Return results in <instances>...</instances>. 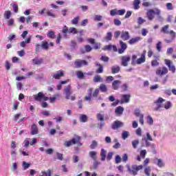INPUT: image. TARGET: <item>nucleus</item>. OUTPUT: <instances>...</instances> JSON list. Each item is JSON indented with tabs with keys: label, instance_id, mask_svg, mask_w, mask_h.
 <instances>
[{
	"label": "nucleus",
	"instance_id": "f257e3e1",
	"mask_svg": "<svg viewBox=\"0 0 176 176\" xmlns=\"http://www.w3.org/2000/svg\"><path fill=\"white\" fill-rule=\"evenodd\" d=\"M76 144L78 146H82V144L80 142V136H76V138H72L71 140L66 141L64 143L65 146L69 148L72 145Z\"/></svg>",
	"mask_w": 176,
	"mask_h": 176
},
{
	"label": "nucleus",
	"instance_id": "f03ea898",
	"mask_svg": "<svg viewBox=\"0 0 176 176\" xmlns=\"http://www.w3.org/2000/svg\"><path fill=\"white\" fill-rule=\"evenodd\" d=\"M126 168L129 174H132L133 175H137V174H138V171L144 168V166L133 164L131 166H130L127 165Z\"/></svg>",
	"mask_w": 176,
	"mask_h": 176
},
{
	"label": "nucleus",
	"instance_id": "7ed1b4c3",
	"mask_svg": "<svg viewBox=\"0 0 176 176\" xmlns=\"http://www.w3.org/2000/svg\"><path fill=\"white\" fill-rule=\"evenodd\" d=\"M164 101H166V100L163 99V98H159L157 100L154 101L153 104L154 111H157L160 108H163V102H164Z\"/></svg>",
	"mask_w": 176,
	"mask_h": 176
},
{
	"label": "nucleus",
	"instance_id": "20e7f679",
	"mask_svg": "<svg viewBox=\"0 0 176 176\" xmlns=\"http://www.w3.org/2000/svg\"><path fill=\"white\" fill-rule=\"evenodd\" d=\"M155 74L157 76H164L168 74V69L166 66L160 67L156 69Z\"/></svg>",
	"mask_w": 176,
	"mask_h": 176
},
{
	"label": "nucleus",
	"instance_id": "39448f33",
	"mask_svg": "<svg viewBox=\"0 0 176 176\" xmlns=\"http://www.w3.org/2000/svg\"><path fill=\"white\" fill-rule=\"evenodd\" d=\"M165 65L168 67V71H170L172 74H175V65L173 63L170 59H165L164 60Z\"/></svg>",
	"mask_w": 176,
	"mask_h": 176
},
{
	"label": "nucleus",
	"instance_id": "423d86ee",
	"mask_svg": "<svg viewBox=\"0 0 176 176\" xmlns=\"http://www.w3.org/2000/svg\"><path fill=\"white\" fill-rule=\"evenodd\" d=\"M146 15L149 21H153V19H155V16H156V8L155 10L148 9Z\"/></svg>",
	"mask_w": 176,
	"mask_h": 176
},
{
	"label": "nucleus",
	"instance_id": "0eeeda50",
	"mask_svg": "<svg viewBox=\"0 0 176 176\" xmlns=\"http://www.w3.org/2000/svg\"><path fill=\"white\" fill-rule=\"evenodd\" d=\"M34 100L36 101H47L49 100V97L45 96L43 92H39L37 95L34 96Z\"/></svg>",
	"mask_w": 176,
	"mask_h": 176
},
{
	"label": "nucleus",
	"instance_id": "6e6552de",
	"mask_svg": "<svg viewBox=\"0 0 176 176\" xmlns=\"http://www.w3.org/2000/svg\"><path fill=\"white\" fill-rule=\"evenodd\" d=\"M87 61L85 60L76 59L74 61V67L75 68H81L82 65H87Z\"/></svg>",
	"mask_w": 176,
	"mask_h": 176
},
{
	"label": "nucleus",
	"instance_id": "1a4fd4ad",
	"mask_svg": "<svg viewBox=\"0 0 176 176\" xmlns=\"http://www.w3.org/2000/svg\"><path fill=\"white\" fill-rule=\"evenodd\" d=\"M131 60V57H130V56H123L121 57V65L123 67H127Z\"/></svg>",
	"mask_w": 176,
	"mask_h": 176
},
{
	"label": "nucleus",
	"instance_id": "9d476101",
	"mask_svg": "<svg viewBox=\"0 0 176 176\" xmlns=\"http://www.w3.org/2000/svg\"><path fill=\"white\" fill-rule=\"evenodd\" d=\"M124 126V124L119 120L114 121L113 124L111 125L112 130H118V129H120Z\"/></svg>",
	"mask_w": 176,
	"mask_h": 176
},
{
	"label": "nucleus",
	"instance_id": "9b49d317",
	"mask_svg": "<svg viewBox=\"0 0 176 176\" xmlns=\"http://www.w3.org/2000/svg\"><path fill=\"white\" fill-rule=\"evenodd\" d=\"M134 115L136 116L137 118H140L139 122L142 126H144V114H141L140 109L135 110Z\"/></svg>",
	"mask_w": 176,
	"mask_h": 176
},
{
	"label": "nucleus",
	"instance_id": "f8f14e48",
	"mask_svg": "<svg viewBox=\"0 0 176 176\" xmlns=\"http://www.w3.org/2000/svg\"><path fill=\"white\" fill-rule=\"evenodd\" d=\"M120 49H118V53L119 54H123L126 49H127V44L122 41H120Z\"/></svg>",
	"mask_w": 176,
	"mask_h": 176
},
{
	"label": "nucleus",
	"instance_id": "ddd939ff",
	"mask_svg": "<svg viewBox=\"0 0 176 176\" xmlns=\"http://www.w3.org/2000/svg\"><path fill=\"white\" fill-rule=\"evenodd\" d=\"M146 54V50H144L143 52L141 54V57L138 58L136 60V63L140 65L145 63L146 61V58L145 56Z\"/></svg>",
	"mask_w": 176,
	"mask_h": 176
},
{
	"label": "nucleus",
	"instance_id": "4468645a",
	"mask_svg": "<svg viewBox=\"0 0 176 176\" xmlns=\"http://www.w3.org/2000/svg\"><path fill=\"white\" fill-rule=\"evenodd\" d=\"M154 57V60H151V67H159L160 63H159V61H160V58L159 57V56H153Z\"/></svg>",
	"mask_w": 176,
	"mask_h": 176
},
{
	"label": "nucleus",
	"instance_id": "2eb2a0df",
	"mask_svg": "<svg viewBox=\"0 0 176 176\" xmlns=\"http://www.w3.org/2000/svg\"><path fill=\"white\" fill-rule=\"evenodd\" d=\"M130 97H131V96H130V94L122 95L121 100H120L121 104H127V102H129Z\"/></svg>",
	"mask_w": 176,
	"mask_h": 176
},
{
	"label": "nucleus",
	"instance_id": "dca6fc26",
	"mask_svg": "<svg viewBox=\"0 0 176 176\" xmlns=\"http://www.w3.org/2000/svg\"><path fill=\"white\" fill-rule=\"evenodd\" d=\"M64 76V72L62 70H58L57 72L53 74L52 77L54 79H56L57 80H60L61 78Z\"/></svg>",
	"mask_w": 176,
	"mask_h": 176
},
{
	"label": "nucleus",
	"instance_id": "f3484780",
	"mask_svg": "<svg viewBox=\"0 0 176 176\" xmlns=\"http://www.w3.org/2000/svg\"><path fill=\"white\" fill-rule=\"evenodd\" d=\"M71 94H72V92L69 90V89H67L65 90V98L66 100H71L72 101H75L76 98L75 96H71Z\"/></svg>",
	"mask_w": 176,
	"mask_h": 176
},
{
	"label": "nucleus",
	"instance_id": "a211bd4d",
	"mask_svg": "<svg viewBox=\"0 0 176 176\" xmlns=\"http://www.w3.org/2000/svg\"><path fill=\"white\" fill-rule=\"evenodd\" d=\"M120 38L122 41H129L130 39V33L129 32L122 31Z\"/></svg>",
	"mask_w": 176,
	"mask_h": 176
},
{
	"label": "nucleus",
	"instance_id": "6ab92c4d",
	"mask_svg": "<svg viewBox=\"0 0 176 176\" xmlns=\"http://www.w3.org/2000/svg\"><path fill=\"white\" fill-rule=\"evenodd\" d=\"M39 130L38 129V126H36V124H32L30 134L31 135H35L38 134Z\"/></svg>",
	"mask_w": 176,
	"mask_h": 176
},
{
	"label": "nucleus",
	"instance_id": "aec40b11",
	"mask_svg": "<svg viewBox=\"0 0 176 176\" xmlns=\"http://www.w3.org/2000/svg\"><path fill=\"white\" fill-rule=\"evenodd\" d=\"M146 156V150H142L140 153V155L137 156L136 160L138 162H141V159H144Z\"/></svg>",
	"mask_w": 176,
	"mask_h": 176
},
{
	"label": "nucleus",
	"instance_id": "412c9836",
	"mask_svg": "<svg viewBox=\"0 0 176 176\" xmlns=\"http://www.w3.org/2000/svg\"><path fill=\"white\" fill-rule=\"evenodd\" d=\"M96 67H98V68L96 70V74H102V72H104V67L102 66V65L96 63Z\"/></svg>",
	"mask_w": 176,
	"mask_h": 176
},
{
	"label": "nucleus",
	"instance_id": "4be33fe9",
	"mask_svg": "<svg viewBox=\"0 0 176 176\" xmlns=\"http://www.w3.org/2000/svg\"><path fill=\"white\" fill-rule=\"evenodd\" d=\"M141 39V37L138 36L135 38H132L129 41V45H134L137 43L138 42H140V40Z\"/></svg>",
	"mask_w": 176,
	"mask_h": 176
},
{
	"label": "nucleus",
	"instance_id": "5701e85b",
	"mask_svg": "<svg viewBox=\"0 0 176 176\" xmlns=\"http://www.w3.org/2000/svg\"><path fill=\"white\" fill-rule=\"evenodd\" d=\"M32 63L34 65H41V64L43 63V58L39 59L37 57H36L32 60Z\"/></svg>",
	"mask_w": 176,
	"mask_h": 176
},
{
	"label": "nucleus",
	"instance_id": "b1692460",
	"mask_svg": "<svg viewBox=\"0 0 176 176\" xmlns=\"http://www.w3.org/2000/svg\"><path fill=\"white\" fill-rule=\"evenodd\" d=\"M100 156H101V161L105 162V159H107V151L104 148H102L100 151Z\"/></svg>",
	"mask_w": 176,
	"mask_h": 176
},
{
	"label": "nucleus",
	"instance_id": "393cba45",
	"mask_svg": "<svg viewBox=\"0 0 176 176\" xmlns=\"http://www.w3.org/2000/svg\"><path fill=\"white\" fill-rule=\"evenodd\" d=\"M156 16L158 21H163V16H162V11L160 9L156 8Z\"/></svg>",
	"mask_w": 176,
	"mask_h": 176
},
{
	"label": "nucleus",
	"instance_id": "a878e982",
	"mask_svg": "<svg viewBox=\"0 0 176 176\" xmlns=\"http://www.w3.org/2000/svg\"><path fill=\"white\" fill-rule=\"evenodd\" d=\"M120 85H122V81L116 80L112 83V87L113 89H119V86H120Z\"/></svg>",
	"mask_w": 176,
	"mask_h": 176
},
{
	"label": "nucleus",
	"instance_id": "bb28decb",
	"mask_svg": "<svg viewBox=\"0 0 176 176\" xmlns=\"http://www.w3.org/2000/svg\"><path fill=\"white\" fill-rule=\"evenodd\" d=\"M123 111H124V109L120 106L118 107L116 109L115 113L116 115H123Z\"/></svg>",
	"mask_w": 176,
	"mask_h": 176
},
{
	"label": "nucleus",
	"instance_id": "cd10ccee",
	"mask_svg": "<svg viewBox=\"0 0 176 176\" xmlns=\"http://www.w3.org/2000/svg\"><path fill=\"white\" fill-rule=\"evenodd\" d=\"M120 71V67L119 66H113L111 67V74H119Z\"/></svg>",
	"mask_w": 176,
	"mask_h": 176
},
{
	"label": "nucleus",
	"instance_id": "c85d7f7f",
	"mask_svg": "<svg viewBox=\"0 0 176 176\" xmlns=\"http://www.w3.org/2000/svg\"><path fill=\"white\" fill-rule=\"evenodd\" d=\"M141 3L140 0H134L133 1V8L135 10H138L140 9V4Z\"/></svg>",
	"mask_w": 176,
	"mask_h": 176
},
{
	"label": "nucleus",
	"instance_id": "c756f323",
	"mask_svg": "<svg viewBox=\"0 0 176 176\" xmlns=\"http://www.w3.org/2000/svg\"><path fill=\"white\" fill-rule=\"evenodd\" d=\"M12 16V12L10 10H7L4 12L3 17L6 20H9Z\"/></svg>",
	"mask_w": 176,
	"mask_h": 176
},
{
	"label": "nucleus",
	"instance_id": "7c9ffc66",
	"mask_svg": "<svg viewBox=\"0 0 176 176\" xmlns=\"http://www.w3.org/2000/svg\"><path fill=\"white\" fill-rule=\"evenodd\" d=\"M96 118L98 120H100V122H104V111H100L96 115Z\"/></svg>",
	"mask_w": 176,
	"mask_h": 176
},
{
	"label": "nucleus",
	"instance_id": "2f4dec72",
	"mask_svg": "<svg viewBox=\"0 0 176 176\" xmlns=\"http://www.w3.org/2000/svg\"><path fill=\"white\" fill-rule=\"evenodd\" d=\"M170 25H166L161 29V32H163V34H169L168 28Z\"/></svg>",
	"mask_w": 176,
	"mask_h": 176
},
{
	"label": "nucleus",
	"instance_id": "473e14b6",
	"mask_svg": "<svg viewBox=\"0 0 176 176\" xmlns=\"http://www.w3.org/2000/svg\"><path fill=\"white\" fill-rule=\"evenodd\" d=\"M41 47L44 50H49V43L47 41H43L41 44Z\"/></svg>",
	"mask_w": 176,
	"mask_h": 176
},
{
	"label": "nucleus",
	"instance_id": "72a5a7b5",
	"mask_svg": "<svg viewBox=\"0 0 176 176\" xmlns=\"http://www.w3.org/2000/svg\"><path fill=\"white\" fill-rule=\"evenodd\" d=\"M22 167L23 168L24 170H28V168H30V167H31V164L30 162H23Z\"/></svg>",
	"mask_w": 176,
	"mask_h": 176
},
{
	"label": "nucleus",
	"instance_id": "f704fd0d",
	"mask_svg": "<svg viewBox=\"0 0 176 176\" xmlns=\"http://www.w3.org/2000/svg\"><path fill=\"white\" fill-rule=\"evenodd\" d=\"M89 156L93 159V160H97V152L89 151Z\"/></svg>",
	"mask_w": 176,
	"mask_h": 176
},
{
	"label": "nucleus",
	"instance_id": "c9c22d12",
	"mask_svg": "<svg viewBox=\"0 0 176 176\" xmlns=\"http://www.w3.org/2000/svg\"><path fill=\"white\" fill-rule=\"evenodd\" d=\"M76 76L78 79H85V74L82 71L76 72Z\"/></svg>",
	"mask_w": 176,
	"mask_h": 176
},
{
	"label": "nucleus",
	"instance_id": "e433bc0d",
	"mask_svg": "<svg viewBox=\"0 0 176 176\" xmlns=\"http://www.w3.org/2000/svg\"><path fill=\"white\" fill-rule=\"evenodd\" d=\"M79 19H80V16H77L75 18H74L72 20V24H73V25H77V24L79 23Z\"/></svg>",
	"mask_w": 176,
	"mask_h": 176
},
{
	"label": "nucleus",
	"instance_id": "4c0bfd02",
	"mask_svg": "<svg viewBox=\"0 0 176 176\" xmlns=\"http://www.w3.org/2000/svg\"><path fill=\"white\" fill-rule=\"evenodd\" d=\"M80 122L82 123H86L87 122V116L82 114L80 116Z\"/></svg>",
	"mask_w": 176,
	"mask_h": 176
},
{
	"label": "nucleus",
	"instance_id": "58836bf2",
	"mask_svg": "<svg viewBox=\"0 0 176 176\" xmlns=\"http://www.w3.org/2000/svg\"><path fill=\"white\" fill-rule=\"evenodd\" d=\"M63 34H64L65 38H67V32L69 33V29H68V27L67 25H64L62 30Z\"/></svg>",
	"mask_w": 176,
	"mask_h": 176
},
{
	"label": "nucleus",
	"instance_id": "ea45409f",
	"mask_svg": "<svg viewBox=\"0 0 176 176\" xmlns=\"http://www.w3.org/2000/svg\"><path fill=\"white\" fill-rule=\"evenodd\" d=\"M58 97H60L59 94H55L54 97L49 98L50 102H51V104L56 102V100L58 98Z\"/></svg>",
	"mask_w": 176,
	"mask_h": 176
},
{
	"label": "nucleus",
	"instance_id": "a19ab883",
	"mask_svg": "<svg viewBox=\"0 0 176 176\" xmlns=\"http://www.w3.org/2000/svg\"><path fill=\"white\" fill-rule=\"evenodd\" d=\"M130 135V133L127 131H124L122 133V137L123 140H126V138H129V136Z\"/></svg>",
	"mask_w": 176,
	"mask_h": 176
},
{
	"label": "nucleus",
	"instance_id": "79ce46f5",
	"mask_svg": "<svg viewBox=\"0 0 176 176\" xmlns=\"http://www.w3.org/2000/svg\"><path fill=\"white\" fill-rule=\"evenodd\" d=\"M151 166H146L144 168V174H145V175H146V176L151 175Z\"/></svg>",
	"mask_w": 176,
	"mask_h": 176
},
{
	"label": "nucleus",
	"instance_id": "37998d69",
	"mask_svg": "<svg viewBox=\"0 0 176 176\" xmlns=\"http://www.w3.org/2000/svg\"><path fill=\"white\" fill-rule=\"evenodd\" d=\"M157 166L160 168L164 167V162H163V160L162 159H157Z\"/></svg>",
	"mask_w": 176,
	"mask_h": 176
},
{
	"label": "nucleus",
	"instance_id": "c03bdc74",
	"mask_svg": "<svg viewBox=\"0 0 176 176\" xmlns=\"http://www.w3.org/2000/svg\"><path fill=\"white\" fill-rule=\"evenodd\" d=\"M88 93H89V96H86L85 97V101H91V89H89Z\"/></svg>",
	"mask_w": 176,
	"mask_h": 176
},
{
	"label": "nucleus",
	"instance_id": "a18cd8bd",
	"mask_svg": "<svg viewBox=\"0 0 176 176\" xmlns=\"http://www.w3.org/2000/svg\"><path fill=\"white\" fill-rule=\"evenodd\" d=\"M146 120H147V123L148 124H150L151 126H152V124H153V118H152V116H147Z\"/></svg>",
	"mask_w": 176,
	"mask_h": 176
},
{
	"label": "nucleus",
	"instance_id": "49530a36",
	"mask_svg": "<svg viewBox=\"0 0 176 176\" xmlns=\"http://www.w3.org/2000/svg\"><path fill=\"white\" fill-rule=\"evenodd\" d=\"M46 14L49 17H52L53 19H54V17H56V14L54 13H53V11H52V10H47Z\"/></svg>",
	"mask_w": 176,
	"mask_h": 176
},
{
	"label": "nucleus",
	"instance_id": "de8ad7c7",
	"mask_svg": "<svg viewBox=\"0 0 176 176\" xmlns=\"http://www.w3.org/2000/svg\"><path fill=\"white\" fill-rule=\"evenodd\" d=\"M98 145V143L97 142V141L94 140V141H92V143L89 146V147L91 148V149H96V148H97Z\"/></svg>",
	"mask_w": 176,
	"mask_h": 176
},
{
	"label": "nucleus",
	"instance_id": "09e8293b",
	"mask_svg": "<svg viewBox=\"0 0 176 176\" xmlns=\"http://www.w3.org/2000/svg\"><path fill=\"white\" fill-rule=\"evenodd\" d=\"M69 34H78V29L75 28H70L69 29Z\"/></svg>",
	"mask_w": 176,
	"mask_h": 176
},
{
	"label": "nucleus",
	"instance_id": "8fccbe9b",
	"mask_svg": "<svg viewBox=\"0 0 176 176\" xmlns=\"http://www.w3.org/2000/svg\"><path fill=\"white\" fill-rule=\"evenodd\" d=\"M41 173L43 176H52V170L48 169L47 171H42Z\"/></svg>",
	"mask_w": 176,
	"mask_h": 176
},
{
	"label": "nucleus",
	"instance_id": "3c124183",
	"mask_svg": "<svg viewBox=\"0 0 176 176\" xmlns=\"http://www.w3.org/2000/svg\"><path fill=\"white\" fill-rule=\"evenodd\" d=\"M47 37L48 38H51V39H54V38H56V35L54 34V32L53 31H50L47 33Z\"/></svg>",
	"mask_w": 176,
	"mask_h": 176
},
{
	"label": "nucleus",
	"instance_id": "603ef678",
	"mask_svg": "<svg viewBox=\"0 0 176 176\" xmlns=\"http://www.w3.org/2000/svg\"><path fill=\"white\" fill-rule=\"evenodd\" d=\"M114 142H116L115 145L113 146V148H114V149H118V148H120V143H119L118 139H115Z\"/></svg>",
	"mask_w": 176,
	"mask_h": 176
},
{
	"label": "nucleus",
	"instance_id": "864d4df0",
	"mask_svg": "<svg viewBox=\"0 0 176 176\" xmlns=\"http://www.w3.org/2000/svg\"><path fill=\"white\" fill-rule=\"evenodd\" d=\"M138 144H140V141H138V140L132 141V145L134 149H137V146H138Z\"/></svg>",
	"mask_w": 176,
	"mask_h": 176
},
{
	"label": "nucleus",
	"instance_id": "5fc2aeb1",
	"mask_svg": "<svg viewBox=\"0 0 176 176\" xmlns=\"http://www.w3.org/2000/svg\"><path fill=\"white\" fill-rule=\"evenodd\" d=\"M105 39H107V41H112V32H108L107 33V36L105 37Z\"/></svg>",
	"mask_w": 176,
	"mask_h": 176
},
{
	"label": "nucleus",
	"instance_id": "6e6d98bb",
	"mask_svg": "<svg viewBox=\"0 0 176 176\" xmlns=\"http://www.w3.org/2000/svg\"><path fill=\"white\" fill-rule=\"evenodd\" d=\"M172 105H171V102L168 101L165 103V104L164 105V108H165V109H170V108H171Z\"/></svg>",
	"mask_w": 176,
	"mask_h": 176
},
{
	"label": "nucleus",
	"instance_id": "4d7b16f0",
	"mask_svg": "<svg viewBox=\"0 0 176 176\" xmlns=\"http://www.w3.org/2000/svg\"><path fill=\"white\" fill-rule=\"evenodd\" d=\"M56 157L58 160H60V162H62V160H64V157L63 153H56Z\"/></svg>",
	"mask_w": 176,
	"mask_h": 176
},
{
	"label": "nucleus",
	"instance_id": "13d9d810",
	"mask_svg": "<svg viewBox=\"0 0 176 176\" xmlns=\"http://www.w3.org/2000/svg\"><path fill=\"white\" fill-rule=\"evenodd\" d=\"M94 82H102V78H101V76H96L94 78Z\"/></svg>",
	"mask_w": 176,
	"mask_h": 176
},
{
	"label": "nucleus",
	"instance_id": "bf43d9fd",
	"mask_svg": "<svg viewBox=\"0 0 176 176\" xmlns=\"http://www.w3.org/2000/svg\"><path fill=\"white\" fill-rule=\"evenodd\" d=\"M101 61H104V63H108L109 61V57L107 56H102L100 58Z\"/></svg>",
	"mask_w": 176,
	"mask_h": 176
},
{
	"label": "nucleus",
	"instance_id": "052dcab7",
	"mask_svg": "<svg viewBox=\"0 0 176 176\" xmlns=\"http://www.w3.org/2000/svg\"><path fill=\"white\" fill-rule=\"evenodd\" d=\"M113 156V153H112V152L108 153V154L107 155V162H109L110 160H111Z\"/></svg>",
	"mask_w": 176,
	"mask_h": 176
},
{
	"label": "nucleus",
	"instance_id": "680f3d73",
	"mask_svg": "<svg viewBox=\"0 0 176 176\" xmlns=\"http://www.w3.org/2000/svg\"><path fill=\"white\" fill-rule=\"evenodd\" d=\"M94 20V21H101V20H102V16L95 15Z\"/></svg>",
	"mask_w": 176,
	"mask_h": 176
},
{
	"label": "nucleus",
	"instance_id": "e2e57ef3",
	"mask_svg": "<svg viewBox=\"0 0 176 176\" xmlns=\"http://www.w3.org/2000/svg\"><path fill=\"white\" fill-rule=\"evenodd\" d=\"M85 49L87 53H89V52H91V50H93V48L91 47V46H90V45H85Z\"/></svg>",
	"mask_w": 176,
	"mask_h": 176
},
{
	"label": "nucleus",
	"instance_id": "0e129e2a",
	"mask_svg": "<svg viewBox=\"0 0 176 176\" xmlns=\"http://www.w3.org/2000/svg\"><path fill=\"white\" fill-rule=\"evenodd\" d=\"M12 9H13V11L14 12V13H18L19 12V5L13 4Z\"/></svg>",
	"mask_w": 176,
	"mask_h": 176
},
{
	"label": "nucleus",
	"instance_id": "69168bd1",
	"mask_svg": "<svg viewBox=\"0 0 176 176\" xmlns=\"http://www.w3.org/2000/svg\"><path fill=\"white\" fill-rule=\"evenodd\" d=\"M157 52H162V43L159 41L156 45Z\"/></svg>",
	"mask_w": 176,
	"mask_h": 176
},
{
	"label": "nucleus",
	"instance_id": "338daca9",
	"mask_svg": "<svg viewBox=\"0 0 176 176\" xmlns=\"http://www.w3.org/2000/svg\"><path fill=\"white\" fill-rule=\"evenodd\" d=\"M166 9L168 10H173V9H174V7L173 6V3H166Z\"/></svg>",
	"mask_w": 176,
	"mask_h": 176
},
{
	"label": "nucleus",
	"instance_id": "774afa93",
	"mask_svg": "<svg viewBox=\"0 0 176 176\" xmlns=\"http://www.w3.org/2000/svg\"><path fill=\"white\" fill-rule=\"evenodd\" d=\"M111 16H116L118 14V9H113L110 10Z\"/></svg>",
	"mask_w": 176,
	"mask_h": 176
}]
</instances>
